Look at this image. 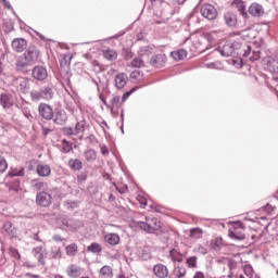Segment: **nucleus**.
Wrapping results in <instances>:
<instances>
[{"instance_id":"nucleus-53","label":"nucleus","mask_w":278,"mask_h":278,"mask_svg":"<svg viewBox=\"0 0 278 278\" xmlns=\"http://www.w3.org/2000/svg\"><path fill=\"white\" fill-rule=\"evenodd\" d=\"M10 255L14 257V260H21V253H18V250L14 248L10 249Z\"/></svg>"},{"instance_id":"nucleus-20","label":"nucleus","mask_w":278,"mask_h":278,"mask_svg":"<svg viewBox=\"0 0 278 278\" xmlns=\"http://www.w3.org/2000/svg\"><path fill=\"white\" fill-rule=\"evenodd\" d=\"M0 103L2 105V108L5 109H10L14 105V100L12 99V96L8 94V93H2L0 97Z\"/></svg>"},{"instance_id":"nucleus-59","label":"nucleus","mask_w":278,"mask_h":278,"mask_svg":"<svg viewBox=\"0 0 278 278\" xmlns=\"http://www.w3.org/2000/svg\"><path fill=\"white\" fill-rule=\"evenodd\" d=\"M193 278H205V274L203 271H195Z\"/></svg>"},{"instance_id":"nucleus-38","label":"nucleus","mask_w":278,"mask_h":278,"mask_svg":"<svg viewBox=\"0 0 278 278\" xmlns=\"http://www.w3.org/2000/svg\"><path fill=\"white\" fill-rule=\"evenodd\" d=\"M105 60H109V62H114L116 58H118V53L115 50H106L103 53Z\"/></svg>"},{"instance_id":"nucleus-56","label":"nucleus","mask_w":278,"mask_h":278,"mask_svg":"<svg viewBox=\"0 0 278 278\" xmlns=\"http://www.w3.org/2000/svg\"><path fill=\"white\" fill-rule=\"evenodd\" d=\"M64 134H66L67 136H77V134L75 132V128L72 127L64 128Z\"/></svg>"},{"instance_id":"nucleus-62","label":"nucleus","mask_w":278,"mask_h":278,"mask_svg":"<svg viewBox=\"0 0 278 278\" xmlns=\"http://www.w3.org/2000/svg\"><path fill=\"white\" fill-rule=\"evenodd\" d=\"M2 3L4 4V8H8V10H12V4H10V2L4 0Z\"/></svg>"},{"instance_id":"nucleus-41","label":"nucleus","mask_w":278,"mask_h":278,"mask_svg":"<svg viewBox=\"0 0 278 278\" xmlns=\"http://www.w3.org/2000/svg\"><path fill=\"white\" fill-rule=\"evenodd\" d=\"M65 251H66V255L71 256V257L77 255V244L72 243V244L67 245L65 248Z\"/></svg>"},{"instance_id":"nucleus-21","label":"nucleus","mask_w":278,"mask_h":278,"mask_svg":"<svg viewBox=\"0 0 278 278\" xmlns=\"http://www.w3.org/2000/svg\"><path fill=\"white\" fill-rule=\"evenodd\" d=\"M36 172L39 177H49V175H51V166L47 164H39L36 167Z\"/></svg>"},{"instance_id":"nucleus-26","label":"nucleus","mask_w":278,"mask_h":278,"mask_svg":"<svg viewBox=\"0 0 278 278\" xmlns=\"http://www.w3.org/2000/svg\"><path fill=\"white\" fill-rule=\"evenodd\" d=\"M100 278H112L114 277V273L112 271V267L110 265H104L99 273Z\"/></svg>"},{"instance_id":"nucleus-46","label":"nucleus","mask_w":278,"mask_h":278,"mask_svg":"<svg viewBox=\"0 0 278 278\" xmlns=\"http://www.w3.org/2000/svg\"><path fill=\"white\" fill-rule=\"evenodd\" d=\"M203 237V230L201 228H193L190 230V238H193L194 240H199Z\"/></svg>"},{"instance_id":"nucleus-19","label":"nucleus","mask_w":278,"mask_h":278,"mask_svg":"<svg viewBox=\"0 0 278 278\" xmlns=\"http://www.w3.org/2000/svg\"><path fill=\"white\" fill-rule=\"evenodd\" d=\"M104 241L106 244H110L111 247H116L121 242V236L115 232H110L104 236Z\"/></svg>"},{"instance_id":"nucleus-23","label":"nucleus","mask_w":278,"mask_h":278,"mask_svg":"<svg viewBox=\"0 0 278 278\" xmlns=\"http://www.w3.org/2000/svg\"><path fill=\"white\" fill-rule=\"evenodd\" d=\"M3 230L5 231V233H8V236H10L11 238H16V236H18V230H16L14 228V226L12 225V223L7 222L3 225Z\"/></svg>"},{"instance_id":"nucleus-51","label":"nucleus","mask_w":278,"mask_h":278,"mask_svg":"<svg viewBox=\"0 0 278 278\" xmlns=\"http://www.w3.org/2000/svg\"><path fill=\"white\" fill-rule=\"evenodd\" d=\"M239 12H240L243 21H247V18H249V14L247 13V7H244V4L239 5Z\"/></svg>"},{"instance_id":"nucleus-42","label":"nucleus","mask_w":278,"mask_h":278,"mask_svg":"<svg viewBox=\"0 0 278 278\" xmlns=\"http://www.w3.org/2000/svg\"><path fill=\"white\" fill-rule=\"evenodd\" d=\"M87 251H89L90 253H101V251H103V248L101 247V244L93 242L87 248Z\"/></svg>"},{"instance_id":"nucleus-27","label":"nucleus","mask_w":278,"mask_h":278,"mask_svg":"<svg viewBox=\"0 0 278 278\" xmlns=\"http://www.w3.org/2000/svg\"><path fill=\"white\" fill-rule=\"evenodd\" d=\"M216 34H217V31L214 30L212 33H204L200 36L202 37V40L204 41V45H206V42L208 45H212V42H214V40H216Z\"/></svg>"},{"instance_id":"nucleus-45","label":"nucleus","mask_w":278,"mask_h":278,"mask_svg":"<svg viewBox=\"0 0 278 278\" xmlns=\"http://www.w3.org/2000/svg\"><path fill=\"white\" fill-rule=\"evenodd\" d=\"M186 264L188 266V268H198L199 264H198V258L197 256H190L186 260Z\"/></svg>"},{"instance_id":"nucleus-16","label":"nucleus","mask_w":278,"mask_h":278,"mask_svg":"<svg viewBox=\"0 0 278 278\" xmlns=\"http://www.w3.org/2000/svg\"><path fill=\"white\" fill-rule=\"evenodd\" d=\"M12 48L16 53H23L27 49V41L23 38H16L12 41Z\"/></svg>"},{"instance_id":"nucleus-44","label":"nucleus","mask_w":278,"mask_h":278,"mask_svg":"<svg viewBox=\"0 0 278 278\" xmlns=\"http://www.w3.org/2000/svg\"><path fill=\"white\" fill-rule=\"evenodd\" d=\"M74 131L76 134V136L78 134H84V131H86V122L85 121H80L75 125Z\"/></svg>"},{"instance_id":"nucleus-57","label":"nucleus","mask_w":278,"mask_h":278,"mask_svg":"<svg viewBox=\"0 0 278 278\" xmlns=\"http://www.w3.org/2000/svg\"><path fill=\"white\" fill-rule=\"evenodd\" d=\"M132 92H136V89H131L130 91L125 92L122 97V101L125 102L128 97H131Z\"/></svg>"},{"instance_id":"nucleus-63","label":"nucleus","mask_w":278,"mask_h":278,"mask_svg":"<svg viewBox=\"0 0 278 278\" xmlns=\"http://www.w3.org/2000/svg\"><path fill=\"white\" fill-rule=\"evenodd\" d=\"M71 151L70 147H63V153H68Z\"/></svg>"},{"instance_id":"nucleus-47","label":"nucleus","mask_w":278,"mask_h":278,"mask_svg":"<svg viewBox=\"0 0 278 278\" xmlns=\"http://www.w3.org/2000/svg\"><path fill=\"white\" fill-rule=\"evenodd\" d=\"M30 97L33 101H40L42 99V89L41 90H33L30 92Z\"/></svg>"},{"instance_id":"nucleus-40","label":"nucleus","mask_w":278,"mask_h":278,"mask_svg":"<svg viewBox=\"0 0 278 278\" xmlns=\"http://www.w3.org/2000/svg\"><path fill=\"white\" fill-rule=\"evenodd\" d=\"M243 273L248 278H257V275L255 274V271H253V266L251 265H245L243 268Z\"/></svg>"},{"instance_id":"nucleus-43","label":"nucleus","mask_w":278,"mask_h":278,"mask_svg":"<svg viewBox=\"0 0 278 278\" xmlns=\"http://www.w3.org/2000/svg\"><path fill=\"white\" fill-rule=\"evenodd\" d=\"M139 257L143 262H147V261L151 260V250H149V248L142 249L140 254H139Z\"/></svg>"},{"instance_id":"nucleus-24","label":"nucleus","mask_w":278,"mask_h":278,"mask_svg":"<svg viewBox=\"0 0 278 278\" xmlns=\"http://www.w3.org/2000/svg\"><path fill=\"white\" fill-rule=\"evenodd\" d=\"M81 273H83L81 267H79L77 265H70L67 267L68 277L76 278V277H79L81 275Z\"/></svg>"},{"instance_id":"nucleus-30","label":"nucleus","mask_w":278,"mask_h":278,"mask_svg":"<svg viewBox=\"0 0 278 278\" xmlns=\"http://www.w3.org/2000/svg\"><path fill=\"white\" fill-rule=\"evenodd\" d=\"M25 168L24 167H13L9 172V177H24Z\"/></svg>"},{"instance_id":"nucleus-61","label":"nucleus","mask_w":278,"mask_h":278,"mask_svg":"<svg viewBox=\"0 0 278 278\" xmlns=\"http://www.w3.org/2000/svg\"><path fill=\"white\" fill-rule=\"evenodd\" d=\"M172 3H177L178 5H184V3H186V0H172Z\"/></svg>"},{"instance_id":"nucleus-10","label":"nucleus","mask_w":278,"mask_h":278,"mask_svg":"<svg viewBox=\"0 0 278 278\" xmlns=\"http://www.w3.org/2000/svg\"><path fill=\"white\" fill-rule=\"evenodd\" d=\"M38 110L39 115L41 116V118H45V121H51L53 118V109L51 108V105L41 103L39 104Z\"/></svg>"},{"instance_id":"nucleus-2","label":"nucleus","mask_w":278,"mask_h":278,"mask_svg":"<svg viewBox=\"0 0 278 278\" xmlns=\"http://www.w3.org/2000/svg\"><path fill=\"white\" fill-rule=\"evenodd\" d=\"M40 56V50L36 47H30L24 54L20 56L16 62V67L18 71H23V68H27V66H31L35 62H38V58Z\"/></svg>"},{"instance_id":"nucleus-54","label":"nucleus","mask_w":278,"mask_h":278,"mask_svg":"<svg viewBox=\"0 0 278 278\" xmlns=\"http://www.w3.org/2000/svg\"><path fill=\"white\" fill-rule=\"evenodd\" d=\"M113 108H119L121 106V98L118 96H115L111 100Z\"/></svg>"},{"instance_id":"nucleus-18","label":"nucleus","mask_w":278,"mask_h":278,"mask_svg":"<svg viewBox=\"0 0 278 278\" xmlns=\"http://www.w3.org/2000/svg\"><path fill=\"white\" fill-rule=\"evenodd\" d=\"M249 14H251V16H264V7H262L260 3H252L249 7Z\"/></svg>"},{"instance_id":"nucleus-29","label":"nucleus","mask_w":278,"mask_h":278,"mask_svg":"<svg viewBox=\"0 0 278 278\" xmlns=\"http://www.w3.org/2000/svg\"><path fill=\"white\" fill-rule=\"evenodd\" d=\"M267 71H269V73H273V75H278V62L273 59H268Z\"/></svg>"},{"instance_id":"nucleus-32","label":"nucleus","mask_w":278,"mask_h":278,"mask_svg":"<svg viewBox=\"0 0 278 278\" xmlns=\"http://www.w3.org/2000/svg\"><path fill=\"white\" fill-rule=\"evenodd\" d=\"M68 166L72 168V170H81V168H84V164L77 159L70 160Z\"/></svg>"},{"instance_id":"nucleus-37","label":"nucleus","mask_w":278,"mask_h":278,"mask_svg":"<svg viewBox=\"0 0 278 278\" xmlns=\"http://www.w3.org/2000/svg\"><path fill=\"white\" fill-rule=\"evenodd\" d=\"M130 79L135 84H140L142 81V73L139 70H135L130 73Z\"/></svg>"},{"instance_id":"nucleus-25","label":"nucleus","mask_w":278,"mask_h":278,"mask_svg":"<svg viewBox=\"0 0 278 278\" xmlns=\"http://www.w3.org/2000/svg\"><path fill=\"white\" fill-rule=\"evenodd\" d=\"M187 56H188V51H186L184 49H179L177 51L172 52V58L176 62H179L181 60H186Z\"/></svg>"},{"instance_id":"nucleus-55","label":"nucleus","mask_w":278,"mask_h":278,"mask_svg":"<svg viewBox=\"0 0 278 278\" xmlns=\"http://www.w3.org/2000/svg\"><path fill=\"white\" fill-rule=\"evenodd\" d=\"M100 151H101L102 155H104V157L110 155V150L108 149V146H105V144H100Z\"/></svg>"},{"instance_id":"nucleus-58","label":"nucleus","mask_w":278,"mask_h":278,"mask_svg":"<svg viewBox=\"0 0 278 278\" xmlns=\"http://www.w3.org/2000/svg\"><path fill=\"white\" fill-rule=\"evenodd\" d=\"M65 206L67 207V210H73L74 207H77V203L76 202H65Z\"/></svg>"},{"instance_id":"nucleus-15","label":"nucleus","mask_w":278,"mask_h":278,"mask_svg":"<svg viewBox=\"0 0 278 278\" xmlns=\"http://www.w3.org/2000/svg\"><path fill=\"white\" fill-rule=\"evenodd\" d=\"M150 64L155 68H162L166 64V54H156L150 60Z\"/></svg>"},{"instance_id":"nucleus-7","label":"nucleus","mask_w":278,"mask_h":278,"mask_svg":"<svg viewBox=\"0 0 278 278\" xmlns=\"http://www.w3.org/2000/svg\"><path fill=\"white\" fill-rule=\"evenodd\" d=\"M228 236L232 240H244V224L242 222L232 223L228 230Z\"/></svg>"},{"instance_id":"nucleus-1","label":"nucleus","mask_w":278,"mask_h":278,"mask_svg":"<svg viewBox=\"0 0 278 278\" xmlns=\"http://www.w3.org/2000/svg\"><path fill=\"white\" fill-rule=\"evenodd\" d=\"M217 51H219L223 58H231V55H242L243 58H250V60H253L251 53L255 55L254 60H257V58H260V54L253 51L251 46L242 43L235 39H230L226 41L224 45H219Z\"/></svg>"},{"instance_id":"nucleus-9","label":"nucleus","mask_w":278,"mask_h":278,"mask_svg":"<svg viewBox=\"0 0 278 278\" xmlns=\"http://www.w3.org/2000/svg\"><path fill=\"white\" fill-rule=\"evenodd\" d=\"M33 79L37 81H45L47 77H49V73L45 68V66H35L31 71Z\"/></svg>"},{"instance_id":"nucleus-36","label":"nucleus","mask_w":278,"mask_h":278,"mask_svg":"<svg viewBox=\"0 0 278 278\" xmlns=\"http://www.w3.org/2000/svg\"><path fill=\"white\" fill-rule=\"evenodd\" d=\"M31 187L34 190H47V184L42 182L40 179H34L31 181Z\"/></svg>"},{"instance_id":"nucleus-28","label":"nucleus","mask_w":278,"mask_h":278,"mask_svg":"<svg viewBox=\"0 0 278 278\" xmlns=\"http://www.w3.org/2000/svg\"><path fill=\"white\" fill-rule=\"evenodd\" d=\"M152 53L153 48L150 46H142L138 50V55H140V58H149V55H151Z\"/></svg>"},{"instance_id":"nucleus-6","label":"nucleus","mask_w":278,"mask_h":278,"mask_svg":"<svg viewBox=\"0 0 278 278\" xmlns=\"http://www.w3.org/2000/svg\"><path fill=\"white\" fill-rule=\"evenodd\" d=\"M224 21L227 27H236L237 29H242L247 27V21H239L238 15L233 12H227L224 14Z\"/></svg>"},{"instance_id":"nucleus-64","label":"nucleus","mask_w":278,"mask_h":278,"mask_svg":"<svg viewBox=\"0 0 278 278\" xmlns=\"http://www.w3.org/2000/svg\"><path fill=\"white\" fill-rule=\"evenodd\" d=\"M24 116H26L29 121V118H31V114H29L27 111H24Z\"/></svg>"},{"instance_id":"nucleus-33","label":"nucleus","mask_w":278,"mask_h":278,"mask_svg":"<svg viewBox=\"0 0 278 278\" xmlns=\"http://www.w3.org/2000/svg\"><path fill=\"white\" fill-rule=\"evenodd\" d=\"M204 66L211 71H223V63L220 61L210 62L204 64Z\"/></svg>"},{"instance_id":"nucleus-48","label":"nucleus","mask_w":278,"mask_h":278,"mask_svg":"<svg viewBox=\"0 0 278 278\" xmlns=\"http://www.w3.org/2000/svg\"><path fill=\"white\" fill-rule=\"evenodd\" d=\"M131 66L134 68H141V66H144V61H142V59H140V58H135L131 61Z\"/></svg>"},{"instance_id":"nucleus-4","label":"nucleus","mask_w":278,"mask_h":278,"mask_svg":"<svg viewBox=\"0 0 278 278\" xmlns=\"http://www.w3.org/2000/svg\"><path fill=\"white\" fill-rule=\"evenodd\" d=\"M151 4L156 12H160L161 10L160 16L162 17V21H168V18L175 14L173 7L164 0H151Z\"/></svg>"},{"instance_id":"nucleus-35","label":"nucleus","mask_w":278,"mask_h":278,"mask_svg":"<svg viewBox=\"0 0 278 278\" xmlns=\"http://www.w3.org/2000/svg\"><path fill=\"white\" fill-rule=\"evenodd\" d=\"M41 94L45 101H51V99H53V89L46 87L41 89Z\"/></svg>"},{"instance_id":"nucleus-60","label":"nucleus","mask_w":278,"mask_h":278,"mask_svg":"<svg viewBox=\"0 0 278 278\" xmlns=\"http://www.w3.org/2000/svg\"><path fill=\"white\" fill-rule=\"evenodd\" d=\"M121 36H125V31H121L119 34L114 35L113 37H111V39L116 40L117 38H121Z\"/></svg>"},{"instance_id":"nucleus-34","label":"nucleus","mask_w":278,"mask_h":278,"mask_svg":"<svg viewBox=\"0 0 278 278\" xmlns=\"http://www.w3.org/2000/svg\"><path fill=\"white\" fill-rule=\"evenodd\" d=\"M84 156L87 162L92 163L97 160V151L90 149L85 151Z\"/></svg>"},{"instance_id":"nucleus-3","label":"nucleus","mask_w":278,"mask_h":278,"mask_svg":"<svg viewBox=\"0 0 278 278\" xmlns=\"http://www.w3.org/2000/svg\"><path fill=\"white\" fill-rule=\"evenodd\" d=\"M136 225L147 233H153V231H160V229H162V222L149 216H146L144 220L136 222Z\"/></svg>"},{"instance_id":"nucleus-11","label":"nucleus","mask_w":278,"mask_h":278,"mask_svg":"<svg viewBox=\"0 0 278 278\" xmlns=\"http://www.w3.org/2000/svg\"><path fill=\"white\" fill-rule=\"evenodd\" d=\"M33 255H34L35 260H37L38 264H40L41 266H45V264H46L45 257H47V250H45V248H42V245L34 248Z\"/></svg>"},{"instance_id":"nucleus-52","label":"nucleus","mask_w":278,"mask_h":278,"mask_svg":"<svg viewBox=\"0 0 278 278\" xmlns=\"http://www.w3.org/2000/svg\"><path fill=\"white\" fill-rule=\"evenodd\" d=\"M237 36H241V38H244V40H247V38H253V35H251L250 28L242 30L240 34H237Z\"/></svg>"},{"instance_id":"nucleus-31","label":"nucleus","mask_w":278,"mask_h":278,"mask_svg":"<svg viewBox=\"0 0 278 278\" xmlns=\"http://www.w3.org/2000/svg\"><path fill=\"white\" fill-rule=\"evenodd\" d=\"M186 273H188V270L184 266H177L173 270V275L175 278H185Z\"/></svg>"},{"instance_id":"nucleus-12","label":"nucleus","mask_w":278,"mask_h":278,"mask_svg":"<svg viewBox=\"0 0 278 278\" xmlns=\"http://www.w3.org/2000/svg\"><path fill=\"white\" fill-rule=\"evenodd\" d=\"M36 203L41 207H49V205H51V194L47 192L37 193Z\"/></svg>"},{"instance_id":"nucleus-39","label":"nucleus","mask_w":278,"mask_h":278,"mask_svg":"<svg viewBox=\"0 0 278 278\" xmlns=\"http://www.w3.org/2000/svg\"><path fill=\"white\" fill-rule=\"evenodd\" d=\"M51 260H62V250L58 247L51 249L50 252Z\"/></svg>"},{"instance_id":"nucleus-13","label":"nucleus","mask_w":278,"mask_h":278,"mask_svg":"<svg viewBox=\"0 0 278 278\" xmlns=\"http://www.w3.org/2000/svg\"><path fill=\"white\" fill-rule=\"evenodd\" d=\"M153 275L157 278H166L168 277V267L162 263H157L153 266Z\"/></svg>"},{"instance_id":"nucleus-14","label":"nucleus","mask_w":278,"mask_h":278,"mask_svg":"<svg viewBox=\"0 0 278 278\" xmlns=\"http://www.w3.org/2000/svg\"><path fill=\"white\" fill-rule=\"evenodd\" d=\"M13 86H16V88H18V90L25 94L29 90V79L23 77L16 78L13 81Z\"/></svg>"},{"instance_id":"nucleus-22","label":"nucleus","mask_w":278,"mask_h":278,"mask_svg":"<svg viewBox=\"0 0 278 278\" xmlns=\"http://www.w3.org/2000/svg\"><path fill=\"white\" fill-rule=\"evenodd\" d=\"M68 121V116L66 115V111H58L55 113L54 123L56 125H64Z\"/></svg>"},{"instance_id":"nucleus-50","label":"nucleus","mask_w":278,"mask_h":278,"mask_svg":"<svg viewBox=\"0 0 278 278\" xmlns=\"http://www.w3.org/2000/svg\"><path fill=\"white\" fill-rule=\"evenodd\" d=\"M8 170V162L3 156H0V173H5Z\"/></svg>"},{"instance_id":"nucleus-8","label":"nucleus","mask_w":278,"mask_h":278,"mask_svg":"<svg viewBox=\"0 0 278 278\" xmlns=\"http://www.w3.org/2000/svg\"><path fill=\"white\" fill-rule=\"evenodd\" d=\"M200 12L203 18H206L207 21H214L216 16H218V11H216V8L207 3L201 7Z\"/></svg>"},{"instance_id":"nucleus-5","label":"nucleus","mask_w":278,"mask_h":278,"mask_svg":"<svg viewBox=\"0 0 278 278\" xmlns=\"http://www.w3.org/2000/svg\"><path fill=\"white\" fill-rule=\"evenodd\" d=\"M187 42H191V47L189 49L192 53H203V51L207 49V43H205L201 35H191L185 40V43Z\"/></svg>"},{"instance_id":"nucleus-17","label":"nucleus","mask_w":278,"mask_h":278,"mask_svg":"<svg viewBox=\"0 0 278 278\" xmlns=\"http://www.w3.org/2000/svg\"><path fill=\"white\" fill-rule=\"evenodd\" d=\"M127 81H129L127 74L125 73L117 74L115 76V88H117V90H123V88L127 86Z\"/></svg>"},{"instance_id":"nucleus-49","label":"nucleus","mask_w":278,"mask_h":278,"mask_svg":"<svg viewBox=\"0 0 278 278\" xmlns=\"http://www.w3.org/2000/svg\"><path fill=\"white\" fill-rule=\"evenodd\" d=\"M194 253H200V255H207V248L199 244L197 245V248L194 249Z\"/></svg>"}]
</instances>
